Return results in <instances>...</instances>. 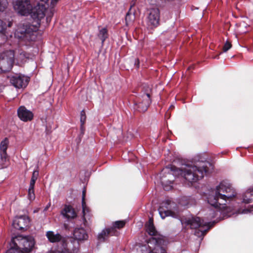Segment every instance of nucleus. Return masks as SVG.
<instances>
[{"label":"nucleus","instance_id":"nucleus-41","mask_svg":"<svg viewBox=\"0 0 253 253\" xmlns=\"http://www.w3.org/2000/svg\"><path fill=\"white\" fill-rule=\"evenodd\" d=\"M12 22H9L8 24V27H10L12 26Z\"/></svg>","mask_w":253,"mask_h":253},{"label":"nucleus","instance_id":"nucleus-35","mask_svg":"<svg viewBox=\"0 0 253 253\" xmlns=\"http://www.w3.org/2000/svg\"><path fill=\"white\" fill-rule=\"evenodd\" d=\"M82 207H83V211L84 212V209H85V208L86 207V204H85V198H84V197H82Z\"/></svg>","mask_w":253,"mask_h":253},{"label":"nucleus","instance_id":"nucleus-26","mask_svg":"<svg viewBox=\"0 0 253 253\" xmlns=\"http://www.w3.org/2000/svg\"><path fill=\"white\" fill-rule=\"evenodd\" d=\"M6 29V23L4 22L2 20L0 19V34L4 36Z\"/></svg>","mask_w":253,"mask_h":253},{"label":"nucleus","instance_id":"nucleus-19","mask_svg":"<svg viewBox=\"0 0 253 253\" xmlns=\"http://www.w3.org/2000/svg\"><path fill=\"white\" fill-rule=\"evenodd\" d=\"M36 28L30 24H24L23 28L21 29L20 33L23 35L24 36L28 38V36L31 37L33 33L36 31Z\"/></svg>","mask_w":253,"mask_h":253},{"label":"nucleus","instance_id":"nucleus-5","mask_svg":"<svg viewBox=\"0 0 253 253\" xmlns=\"http://www.w3.org/2000/svg\"><path fill=\"white\" fill-rule=\"evenodd\" d=\"M126 223L125 220H118L114 222L112 226L103 230L98 235L97 239L100 242H105L110 236H118L120 232L117 229H120L124 227Z\"/></svg>","mask_w":253,"mask_h":253},{"label":"nucleus","instance_id":"nucleus-11","mask_svg":"<svg viewBox=\"0 0 253 253\" xmlns=\"http://www.w3.org/2000/svg\"><path fill=\"white\" fill-rule=\"evenodd\" d=\"M170 204V201L168 200L163 202L159 207L158 211L159 214L162 219L165 218L167 216H172L174 218H177L178 215L170 210H168V206Z\"/></svg>","mask_w":253,"mask_h":253},{"label":"nucleus","instance_id":"nucleus-42","mask_svg":"<svg viewBox=\"0 0 253 253\" xmlns=\"http://www.w3.org/2000/svg\"><path fill=\"white\" fill-rule=\"evenodd\" d=\"M191 69H193V67L192 66H190V67H188V70H191Z\"/></svg>","mask_w":253,"mask_h":253},{"label":"nucleus","instance_id":"nucleus-37","mask_svg":"<svg viewBox=\"0 0 253 253\" xmlns=\"http://www.w3.org/2000/svg\"><path fill=\"white\" fill-rule=\"evenodd\" d=\"M6 253H18L17 251H15L13 249H9L6 251Z\"/></svg>","mask_w":253,"mask_h":253},{"label":"nucleus","instance_id":"nucleus-10","mask_svg":"<svg viewBox=\"0 0 253 253\" xmlns=\"http://www.w3.org/2000/svg\"><path fill=\"white\" fill-rule=\"evenodd\" d=\"M30 218L26 215L16 217L13 221V227L19 230H24L28 226Z\"/></svg>","mask_w":253,"mask_h":253},{"label":"nucleus","instance_id":"nucleus-30","mask_svg":"<svg viewBox=\"0 0 253 253\" xmlns=\"http://www.w3.org/2000/svg\"><path fill=\"white\" fill-rule=\"evenodd\" d=\"M86 121V115L84 110L81 112L80 114V122L81 124H84Z\"/></svg>","mask_w":253,"mask_h":253},{"label":"nucleus","instance_id":"nucleus-25","mask_svg":"<svg viewBox=\"0 0 253 253\" xmlns=\"http://www.w3.org/2000/svg\"><path fill=\"white\" fill-rule=\"evenodd\" d=\"M252 211H253V205L249 206L248 208L246 209H239L236 211V213L237 214L247 213Z\"/></svg>","mask_w":253,"mask_h":253},{"label":"nucleus","instance_id":"nucleus-15","mask_svg":"<svg viewBox=\"0 0 253 253\" xmlns=\"http://www.w3.org/2000/svg\"><path fill=\"white\" fill-rule=\"evenodd\" d=\"M187 225H190L191 229H197L198 228L204 226L208 225V223L204 224L201 222V219L199 217H192L191 218H186L185 221Z\"/></svg>","mask_w":253,"mask_h":253},{"label":"nucleus","instance_id":"nucleus-32","mask_svg":"<svg viewBox=\"0 0 253 253\" xmlns=\"http://www.w3.org/2000/svg\"><path fill=\"white\" fill-rule=\"evenodd\" d=\"M84 124H81V126H80L81 132H80V134L79 135L80 138L82 137L84 133L85 127L84 126Z\"/></svg>","mask_w":253,"mask_h":253},{"label":"nucleus","instance_id":"nucleus-13","mask_svg":"<svg viewBox=\"0 0 253 253\" xmlns=\"http://www.w3.org/2000/svg\"><path fill=\"white\" fill-rule=\"evenodd\" d=\"M8 143V139L7 138H5L0 144V155L1 161L2 163L1 168L6 167L4 163L6 162L8 160V157L6 153Z\"/></svg>","mask_w":253,"mask_h":253},{"label":"nucleus","instance_id":"nucleus-18","mask_svg":"<svg viewBox=\"0 0 253 253\" xmlns=\"http://www.w3.org/2000/svg\"><path fill=\"white\" fill-rule=\"evenodd\" d=\"M135 3L131 4L128 11L127 12L126 16V25L127 26L131 25L135 19V11L132 10V7L134 5Z\"/></svg>","mask_w":253,"mask_h":253},{"label":"nucleus","instance_id":"nucleus-20","mask_svg":"<svg viewBox=\"0 0 253 253\" xmlns=\"http://www.w3.org/2000/svg\"><path fill=\"white\" fill-rule=\"evenodd\" d=\"M46 236L50 243H57L62 240V236L59 234H54V232L48 231L46 233Z\"/></svg>","mask_w":253,"mask_h":253},{"label":"nucleus","instance_id":"nucleus-3","mask_svg":"<svg viewBox=\"0 0 253 253\" xmlns=\"http://www.w3.org/2000/svg\"><path fill=\"white\" fill-rule=\"evenodd\" d=\"M208 165H210L209 163L202 162L198 166H188L186 168L182 169H177L174 166H170V170L173 172L180 171V174L186 180L193 183L203 178L204 173L205 174L209 173Z\"/></svg>","mask_w":253,"mask_h":253},{"label":"nucleus","instance_id":"nucleus-2","mask_svg":"<svg viewBox=\"0 0 253 253\" xmlns=\"http://www.w3.org/2000/svg\"><path fill=\"white\" fill-rule=\"evenodd\" d=\"M236 195V192L231 185L225 181L221 182L217 186L216 189L212 191L207 197L208 202L212 207L218 208L222 205H225V203H220L219 200L226 202L230 200Z\"/></svg>","mask_w":253,"mask_h":253},{"label":"nucleus","instance_id":"nucleus-12","mask_svg":"<svg viewBox=\"0 0 253 253\" xmlns=\"http://www.w3.org/2000/svg\"><path fill=\"white\" fill-rule=\"evenodd\" d=\"M17 115L19 119L23 122L31 121L34 117L33 113L26 109L24 106L19 107L17 110Z\"/></svg>","mask_w":253,"mask_h":253},{"label":"nucleus","instance_id":"nucleus-23","mask_svg":"<svg viewBox=\"0 0 253 253\" xmlns=\"http://www.w3.org/2000/svg\"><path fill=\"white\" fill-rule=\"evenodd\" d=\"M108 30L106 28L101 29L98 34V37L101 40L103 44L105 40L108 38Z\"/></svg>","mask_w":253,"mask_h":253},{"label":"nucleus","instance_id":"nucleus-29","mask_svg":"<svg viewBox=\"0 0 253 253\" xmlns=\"http://www.w3.org/2000/svg\"><path fill=\"white\" fill-rule=\"evenodd\" d=\"M39 176V167H37L36 169L33 171L31 179L37 180Z\"/></svg>","mask_w":253,"mask_h":253},{"label":"nucleus","instance_id":"nucleus-4","mask_svg":"<svg viewBox=\"0 0 253 253\" xmlns=\"http://www.w3.org/2000/svg\"><path fill=\"white\" fill-rule=\"evenodd\" d=\"M14 247L10 249L17 251L18 253H29L35 245L34 238L31 236H18L12 240Z\"/></svg>","mask_w":253,"mask_h":253},{"label":"nucleus","instance_id":"nucleus-33","mask_svg":"<svg viewBox=\"0 0 253 253\" xmlns=\"http://www.w3.org/2000/svg\"><path fill=\"white\" fill-rule=\"evenodd\" d=\"M4 1H0V11H3L6 7V4Z\"/></svg>","mask_w":253,"mask_h":253},{"label":"nucleus","instance_id":"nucleus-43","mask_svg":"<svg viewBox=\"0 0 253 253\" xmlns=\"http://www.w3.org/2000/svg\"><path fill=\"white\" fill-rule=\"evenodd\" d=\"M170 107L171 108H173L174 107H173L172 105H171Z\"/></svg>","mask_w":253,"mask_h":253},{"label":"nucleus","instance_id":"nucleus-8","mask_svg":"<svg viewBox=\"0 0 253 253\" xmlns=\"http://www.w3.org/2000/svg\"><path fill=\"white\" fill-rule=\"evenodd\" d=\"M150 95L149 93L144 94L141 98H138L134 101V108L139 112H145L151 104Z\"/></svg>","mask_w":253,"mask_h":253},{"label":"nucleus","instance_id":"nucleus-7","mask_svg":"<svg viewBox=\"0 0 253 253\" xmlns=\"http://www.w3.org/2000/svg\"><path fill=\"white\" fill-rule=\"evenodd\" d=\"M146 23L148 28L154 30L160 25V11L159 8L153 7L148 9Z\"/></svg>","mask_w":253,"mask_h":253},{"label":"nucleus","instance_id":"nucleus-36","mask_svg":"<svg viewBox=\"0 0 253 253\" xmlns=\"http://www.w3.org/2000/svg\"><path fill=\"white\" fill-rule=\"evenodd\" d=\"M145 225H154L153 217L149 218L148 223L146 224Z\"/></svg>","mask_w":253,"mask_h":253},{"label":"nucleus","instance_id":"nucleus-31","mask_svg":"<svg viewBox=\"0 0 253 253\" xmlns=\"http://www.w3.org/2000/svg\"><path fill=\"white\" fill-rule=\"evenodd\" d=\"M148 253H167V252L164 248L160 247L157 250L155 249L154 250L150 251Z\"/></svg>","mask_w":253,"mask_h":253},{"label":"nucleus","instance_id":"nucleus-40","mask_svg":"<svg viewBox=\"0 0 253 253\" xmlns=\"http://www.w3.org/2000/svg\"><path fill=\"white\" fill-rule=\"evenodd\" d=\"M219 56V54L216 55L215 56H213V58L218 59Z\"/></svg>","mask_w":253,"mask_h":253},{"label":"nucleus","instance_id":"nucleus-21","mask_svg":"<svg viewBox=\"0 0 253 253\" xmlns=\"http://www.w3.org/2000/svg\"><path fill=\"white\" fill-rule=\"evenodd\" d=\"M253 201V187L249 188L243 195V202L249 204Z\"/></svg>","mask_w":253,"mask_h":253},{"label":"nucleus","instance_id":"nucleus-16","mask_svg":"<svg viewBox=\"0 0 253 253\" xmlns=\"http://www.w3.org/2000/svg\"><path fill=\"white\" fill-rule=\"evenodd\" d=\"M73 245L72 249L67 248L65 249V251H59L57 250H51L48 253H79V243L75 240L71 242Z\"/></svg>","mask_w":253,"mask_h":253},{"label":"nucleus","instance_id":"nucleus-28","mask_svg":"<svg viewBox=\"0 0 253 253\" xmlns=\"http://www.w3.org/2000/svg\"><path fill=\"white\" fill-rule=\"evenodd\" d=\"M153 242L156 245H160L162 243V240L160 238H155L152 237L149 240V243Z\"/></svg>","mask_w":253,"mask_h":253},{"label":"nucleus","instance_id":"nucleus-34","mask_svg":"<svg viewBox=\"0 0 253 253\" xmlns=\"http://www.w3.org/2000/svg\"><path fill=\"white\" fill-rule=\"evenodd\" d=\"M139 60L138 58H135L134 61V65L136 68H138L139 67Z\"/></svg>","mask_w":253,"mask_h":253},{"label":"nucleus","instance_id":"nucleus-17","mask_svg":"<svg viewBox=\"0 0 253 253\" xmlns=\"http://www.w3.org/2000/svg\"><path fill=\"white\" fill-rule=\"evenodd\" d=\"M75 239L77 241H84L87 240L88 235L83 228H76L73 234Z\"/></svg>","mask_w":253,"mask_h":253},{"label":"nucleus","instance_id":"nucleus-22","mask_svg":"<svg viewBox=\"0 0 253 253\" xmlns=\"http://www.w3.org/2000/svg\"><path fill=\"white\" fill-rule=\"evenodd\" d=\"M36 181V180L31 179L28 189V197L30 200H33L35 198L34 188Z\"/></svg>","mask_w":253,"mask_h":253},{"label":"nucleus","instance_id":"nucleus-39","mask_svg":"<svg viewBox=\"0 0 253 253\" xmlns=\"http://www.w3.org/2000/svg\"><path fill=\"white\" fill-rule=\"evenodd\" d=\"M85 190H84L83 191L82 197H84V198H85Z\"/></svg>","mask_w":253,"mask_h":253},{"label":"nucleus","instance_id":"nucleus-27","mask_svg":"<svg viewBox=\"0 0 253 253\" xmlns=\"http://www.w3.org/2000/svg\"><path fill=\"white\" fill-rule=\"evenodd\" d=\"M232 46V45L231 44V42L228 41H227L223 46V48H222L223 52H225L227 51L229 49H230L231 48Z\"/></svg>","mask_w":253,"mask_h":253},{"label":"nucleus","instance_id":"nucleus-14","mask_svg":"<svg viewBox=\"0 0 253 253\" xmlns=\"http://www.w3.org/2000/svg\"><path fill=\"white\" fill-rule=\"evenodd\" d=\"M61 214L65 218L74 219L77 216V213L75 209L71 205H65L63 209L61 211Z\"/></svg>","mask_w":253,"mask_h":253},{"label":"nucleus","instance_id":"nucleus-38","mask_svg":"<svg viewBox=\"0 0 253 253\" xmlns=\"http://www.w3.org/2000/svg\"><path fill=\"white\" fill-rule=\"evenodd\" d=\"M209 229H210V227H209L207 230H204L203 231H200L201 235H203V236H204L205 235H206L207 232V231H208V230Z\"/></svg>","mask_w":253,"mask_h":253},{"label":"nucleus","instance_id":"nucleus-24","mask_svg":"<svg viewBox=\"0 0 253 253\" xmlns=\"http://www.w3.org/2000/svg\"><path fill=\"white\" fill-rule=\"evenodd\" d=\"M146 232L151 236H155L157 235V231L154 225H145Z\"/></svg>","mask_w":253,"mask_h":253},{"label":"nucleus","instance_id":"nucleus-1","mask_svg":"<svg viewBox=\"0 0 253 253\" xmlns=\"http://www.w3.org/2000/svg\"><path fill=\"white\" fill-rule=\"evenodd\" d=\"M58 1H41L36 6L31 1H15L13 7L18 13L22 16L30 15L32 19L40 25V22L46 15L47 23H50L53 15L54 7Z\"/></svg>","mask_w":253,"mask_h":253},{"label":"nucleus","instance_id":"nucleus-44","mask_svg":"<svg viewBox=\"0 0 253 253\" xmlns=\"http://www.w3.org/2000/svg\"><path fill=\"white\" fill-rule=\"evenodd\" d=\"M199 231H196V233H195V234H196V233H198V232H199Z\"/></svg>","mask_w":253,"mask_h":253},{"label":"nucleus","instance_id":"nucleus-6","mask_svg":"<svg viewBox=\"0 0 253 253\" xmlns=\"http://www.w3.org/2000/svg\"><path fill=\"white\" fill-rule=\"evenodd\" d=\"M14 62V53L11 50L0 53V70L2 72L10 71Z\"/></svg>","mask_w":253,"mask_h":253},{"label":"nucleus","instance_id":"nucleus-9","mask_svg":"<svg viewBox=\"0 0 253 253\" xmlns=\"http://www.w3.org/2000/svg\"><path fill=\"white\" fill-rule=\"evenodd\" d=\"M10 82L16 88H25L29 82V78L21 74H15L10 78Z\"/></svg>","mask_w":253,"mask_h":253}]
</instances>
